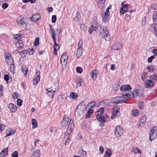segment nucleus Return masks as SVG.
I'll use <instances>...</instances> for the list:
<instances>
[{"label":"nucleus","instance_id":"nucleus-1","mask_svg":"<svg viewBox=\"0 0 157 157\" xmlns=\"http://www.w3.org/2000/svg\"><path fill=\"white\" fill-rule=\"evenodd\" d=\"M99 31L100 32L99 35L101 37L107 41L110 40V36L106 28L102 27L100 28Z\"/></svg>","mask_w":157,"mask_h":157},{"label":"nucleus","instance_id":"nucleus-2","mask_svg":"<svg viewBox=\"0 0 157 157\" xmlns=\"http://www.w3.org/2000/svg\"><path fill=\"white\" fill-rule=\"evenodd\" d=\"M121 90L122 91L121 94L123 96L127 97L128 94L130 93L132 89L131 86L129 85H123L121 87Z\"/></svg>","mask_w":157,"mask_h":157},{"label":"nucleus","instance_id":"nucleus-3","mask_svg":"<svg viewBox=\"0 0 157 157\" xmlns=\"http://www.w3.org/2000/svg\"><path fill=\"white\" fill-rule=\"evenodd\" d=\"M124 96L122 95L114 98L112 99V102L115 104H118L124 102V101L127 100V98Z\"/></svg>","mask_w":157,"mask_h":157},{"label":"nucleus","instance_id":"nucleus-4","mask_svg":"<svg viewBox=\"0 0 157 157\" xmlns=\"http://www.w3.org/2000/svg\"><path fill=\"white\" fill-rule=\"evenodd\" d=\"M68 58V56L66 53H64L61 56L60 58V61L63 69L65 68L66 66L67 59Z\"/></svg>","mask_w":157,"mask_h":157},{"label":"nucleus","instance_id":"nucleus-5","mask_svg":"<svg viewBox=\"0 0 157 157\" xmlns=\"http://www.w3.org/2000/svg\"><path fill=\"white\" fill-rule=\"evenodd\" d=\"M157 135V127L154 126L153 127L149 133V140L151 141L154 139L156 137Z\"/></svg>","mask_w":157,"mask_h":157},{"label":"nucleus","instance_id":"nucleus-6","mask_svg":"<svg viewBox=\"0 0 157 157\" xmlns=\"http://www.w3.org/2000/svg\"><path fill=\"white\" fill-rule=\"evenodd\" d=\"M69 121L68 115H65L64 116L63 119L61 122L62 127L64 129L68 125Z\"/></svg>","mask_w":157,"mask_h":157},{"label":"nucleus","instance_id":"nucleus-7","mask_svg":"<svg viewBox=\"0 0 157 157\" xmlns=\"http://www.w3.org/2000/svg\"><path fill=\"white\" fill-rule=\"evenodd\" d=\"M123 132V130L122 128L120 125H117L116 128L115 134L116 136L119 137L122 135Z\"/></svg>","mask_w":157,"mask_h":157},{"label":"nucleus","instance_id":"nucleus-8","mask_svg":"<svg viewBox=\"0 0 157 157\" xmlns=\"http://www.w3.org/2000/svg\"><path fill=\"white\" fill-rule=\"evenodd\" d=\"M6 57V62L7 64L10 65L13 63V61L11 55L9 53H6L5 54Z\"/></svg>","mask_w":157,"mask_h":157},{"label":"nucleus","instance_id":"nucleus-9","mask_svg":"<svg viewBox=\"0 0 157 157\" xmlns=\"http://www.w3.org/2000/svg\"><path fill=\"white\" fill-rule=\"evenodd\" d=\"M128 6L126 4H124L123 2H122L121 5V7L120 9V14L121 15H123L124 13H126L128 11Z\"/></svg>","mask_w":157,"mask_h":157},{"label":"nucleus","instance_id":"nucleus-10","mask_svg":"<svg viewBox=\"0 0 157 157\" xmlns=\"http://www.w3.org/2000/svg\"><path fill=\"white\" fill-rule=\"evenodd\" d=\"M145 86L147 88H151L154 85L153 82L150 79H147L144 83Z\"/></svg>","mask_w":157,"mask_h":157},{"label":"nucleus","instance_id":"nucleus-11","mask_svg":"<svg viewBox=\"0 0 157 157\" xmlns=\"http://www.w3.org/2000/svg\"><path fill=\"white\" fill-rule=\"evenodd\" d=\"M40 80V72H37L36 73L35 77L33 78V82L34 85H36L38 83Z\"/></svg>","mask_w":157,"mask_h":157},{"label":"nucleus","instance_id":"nucleus-12","mask_svg":"<svg viewBox=\"0 0 157 157\" xmlns=\"http://www.w3.org/2000/svg\"><path fill=\"white\" fill-rule=\"evenodd\" d=\"M46 94L49 98H52L53 97V95L55 93V91L53 90L51 88H48L46 89Z\"/></svg>","mask_w":157,"mask_h":157},{"label":"nucleus","instance_id":"nucleus-13","mask_svg":"<svg viewBox=\"0 0 157 157\" xmlns=\"http://www.w3.org/2000/svg\"><path fill=\"white\" fill-rule=\"evenodd\" d=\"M84 109H81L77 108L75 111V116L77 117H79L82 115Z\"/></svg>","mask_w":157,"mask_h":157},{"label":"nucleus","instance_id":"nucleus-14","mask_svg":"<svg viewBox=\"0 0 157 157\" xmlns=\"http://www.w3.org/2000/svg\"><path fill=\"white\" fill-rule=\"evenodd\" d=\"M122 45L120 43L117 42L113 45L111 47V48L114 50H118L121 48Z\"/></svg>","mask_w":157,"mask_h":157},{"label":"nucleus","instance_id":"nucleus-15","mask_svg":"<svg viewBox=\"0 0 157 157\" xmlns=\"http://www.w3.org/2000/svg\"><path fill=\"white\" fill-rule=\"evenodd\" d=\"M16 21L17 23L18 24L19 26H20L24 28L26 27V24L23 18L22 19H17Z\"/></svg>","mask_w":157,"mask_h":157},{"label":"nucleus","instance_id":"nucleus-16","mask_svg":"<svg viewBox=\"0 0 157 157\" xmlns=\"http://www.w3.org/2000/svg\"><path fill=\"white\" fill-rule=\"evenodd\" d=\"M99 72L97 70L95 69L92 71L91 73V75L94 80L96 79L97 75L98 74Z\"/></svg>","mask_w":157,"mask_h":157},{"label":"nucleus","instance_id":"nucleus-17","mask_svg":"<svg viewBox=\"0 0 157 157\" xmlns=\"http://www.w3.org/2000/svg\"><path fill=\"white\" fill-rule=\"evenodd\" d=\"M96 117L98 121L101 122H105L106 118L104 116L100 115L98 114H96Z\"/></svg>","mask_w":157,"mask_h":157},{"label":"nucleus","instance_id":"nucleus-18","mask_svg":"<svg viewBox=\"0 0 157 157\" xmlns=\"http://www.w3.org/2000/svg\"><path fill=\"white\" fill-rule=\"evenodd\" d=\"M127 98H133L134 97H136L138 96L137 94V90L134 91L132 92H130L129 94H128Z\"/></svg>","mask_w":157,"mask_h":157},{"label":"nucleus","instance_id":"nucleus-19","mask_svg":"<svg viewBox=\"0 0 157 157\" xmlns=\"http://www.w3.org/2000/svg\"><path fill=\"white\" fill-rule=\"evenodd\" d=\"M148 73L144 71L141 75V79L143 81H145L148 78Z\"/></svg>","mask_w":157,"mask_h":157},{"label":"nucleus","instance_id":"nucleus-20","mask_svg":"<svg viewBox=\"0 0 157 157\" xmlns=\"http://www.w3.org/2000/svg\"><path fill=\"white\" fill-rule=\"evenodd\" d=\"M15 132L16 130L13 129H11L10 128L6 131V135L5 137H6L8 136L13 135Z\"/></svg>","mask_w":157,"mask_h":157},{"label":"nucleus","instance_id":"nucleus-21","mask_svg":"<svg viewBox=\"0 0 157 157\" xmlns=\"http://www.w3.org/2000/svg\"><path fill=\"white\" fill-rule=\"evenodd\" d=\"M9 108L11 112H15L17 109V107L14 106L12 103H10L9 105Z\"/></svg>","mask_w":157,"mask_h":157},{"label":"nucleus","instance_id":"nucleus-22","mask_svg":"<svg viewBox=\"0 0 157 157\" xmlns=\"http://www.w3.org/2000/svg\"><path fill=\"white\" fill-rule=\"evenodd\" d=\"M16 47L18 48H21L24 47V44L22 40H19L16 43Z\"/></svg>","mask_w":157,"mask_h":157},{"label":"nucleus","instance_id":"nucleus-23","mask_svg":"<svg viewBox=\"0 0 157 157\" xmlns=\"http://www.w3.org/2000/svg\"><path fill=\"white\" fill-rule=\"evenodd\" d=\"M77 87H78L80 86H84L85 85L84 80L82 79H80L76 82Z\"/></svg>","mask_w":157,"mask_h":157},{"label":"nucleus","instance_id":"nucleus-24","mask_svg":"<svg viewBox=\"0 0 157 157\" xmlns=\"http://www.w3.org/2000/svg\"><path fill=\"white\" fill-rule=\"evenodd\" d=\"M40 18L39 14H36L33 15L31 18V20L33 21H36L39 20Z\"/></svg>","mask_w":157,"mask_h":157},{"label":"nucleus","instance_id":"nucleus-25","mask_svg":"<svg viewBox=\"0 0 157 157\" xmlns=\"http://www.w3.org/2000/svg\"><path fill=\"white\" fill-rule=\"evenodd\" d=\"M106 0H97L98 7L100 8H102L104 6V4Z\"/></svg>","mask_w":157,"mask_h":157},{"label":"nucleus","instance_id":"nucleus-26","mask_svg":"<svg viewBox=\"0 0 157 157\" xmlns=\"http://www.w3.org/2000/svg\"><path fill=\"white\" fill-rule=\"evenodd\" d=\"M74 124L73 121L72 120H70L67 129L69 130L70 129V130H71V131H72V129L74 128Z\"/></svg>","mask_w":157,"mask_h":157},{"label":"nucleus","instance_id":"nucleus-27","mask_svg":"<svg viewBox=\"0 0 157 157\" xmlns=\"http://www.w3.org/2000/svg\"><path fill=\"white\" fill-rule=\"evenodd\" d=\"M97 29L98 30V27H97L96 25L94 26V25H92L91 26V27L88 30L89 33L90 34L92 33L94 31H96Z\"/></svg>","mask_w":157,"mask_h":157},{"label":"nucleus","instance_id":"nucleus-28","mask_svg":"<svg viewBox=\"0 0 157 157\" xmlns=\"http://www.w3.org/2000/svg\"><path fill=\"white\" fill-rule=\"evenodd\" d=\"M8 153V148H5L1 152L0 154V157H3L5 155H7Z\"/></svg>","mask_w":157,"mask_h":157},{"label":"nucleus","instance_id":"nucleus-29","mask_svg":"<svg viewBox=\"0 0 157 157\" xmlns=\"http://www.w3.org/2000/svg\"><path fill=\"white\" fill-rule=\"evenodd\" d=\"M151 26L153 28V33L157 37V25L155 24H153Z\"/></svg>","mask_w":157,"mask_h":157},{"label":"nucleus","instance_id":"nucleus-30","mask_svg":"<svg viewBox=\"0 0 157 157\" xmlns=\"http://www.w3.org/2000/svg\"><path fill=\"white\" fill-rule=\"evenodd\" d=\"M83 48H78L77 51V56L78 58H79L82 54Z\"/></svg>","mask_w":157,"mask_h":157},{"label":"nucleus","instance_id":"nucleus-31","mask_svg":"<svg viewBox=\"0 0 157 157\" xmlns=\"http://www.w3.org/2000/svg\"><path fill=\"white\" fill-rule=\"evenodd\" d=\"M109 16V14H107L105 13L104 14H103L101 15V17L102 19V20L103 22L105 23L107 21V19L108 18Z\"/></svg>","mask_w":157,"mask_h":157},{"label":"nucleus","instance_id":"nucleus-32","mask_svg":"<svg viewBox=\"0 0 157 157\" xmlns=\"http://www.w3.org/2000/svg\"><path fill=\"white\" fill-rule=\"evenodd\" d=\"M40 151L38 150H36L33 152V154L31 156V157H40Z\"/></svg>","mask_w":157,"mask_h":157},{"label":"nucleus","instance_id":"nucleus-33","mask_svg":"<svg viewBox=\"0 0 157 157\" xmlns=\"http://www.w3.org/2000/svg\"><path fill=\"white\" fill-rule=\"evenodd\" d=\"M131 151L135 154L141 153V150L136 147H133Z\"/></svg>","mask_w":157,"mask_h":157},{"label":"nucleus","instance_id":"nucleus-34","mask_svg":"<svg viewBox=\"0 0 157 157\" xmlns=\"http://www.w3.org/2000/svg\"><path fill=\"white\" fill-rule=\"evenodd\" d=\"M77 108L79 109H85L86 108L85 102L82 101L80 102L78 104Z\"/></svg>","mask_w":157,"mask_h":157},{"label":"nucleus","instance_id":"nucleus-35","mask_svg":"<svg viewBox=\"0 0 157 157\" xmlns=\"http://www.w3.org/2000/svg\"><path fill=\"white\" fill-rule=\"evenodd\" d=\"M32 124L33 125V128L34 129L37 127L38 125L36 120L35 119L32 120Z\"/></svg>","mask_w":157,"mask_h":157},{"label":"nucleus","instance_id":"nucleus-36","mask_svg":"<svg viewBox=\"0 0 157 157\" xmlns=\"http://www.w3.org/2000/svg\"><path fill=\"white\" fill-rule=\"evenodd\" d=\"M80 13L78 12H77L74 19L75 21H77L80 19Z\"/></svg>","mask_w":157,"mask_h":157},{"label":"nucleus","instance_id":"nucleus-37","mask_svg":"<svg viewBox=\"0 0 157 157\" xmlns=\"http://www.w3.org/2000/svg\"><path fill=\"white\" fill-rule=\"evenodd\" d=\"M81 29L84 32H86L87 30V28L85 25L84 24H81L80 26Z\"/></svg>","mask_w":157,"mask_h":157},{"label":"nucleus","instance_id":"nucleus-38","mask_svg":"<svg viewBox=\"0 0 157 157\" xmlns=\"http://www.w3.org/2000/svg\"><path fill=\"white\" fill-rule=\"evenodd\" d=\"M93 112V109L89 110L87 112L86 114V118H89L90 116L91 115V114Z\"/></svg>","mask_w":157,"mask_h":157},{"label":"nucleus","instance_id":"nucleus-39","mask_svg":"<svg viewBox=\"0 0 157 157\" xmlns=\"http://www.w3.org/2000/svg\"><path fill=\"white\" fill-rule=\"evenodd\" d=\"M112 154V152L110 149H108L106 151L105 156V157H110Z\"/></svg>","mask_w":157,"mask_h":157},{"label":"nucleus","instance_id":"nucleus-40","mask_svg":"<svg viewBox=\"0 0 157 157\" xmlns=\"http://www.w3.org/2000/svg\"><path fill=\"white\" fill-rule=\"evenodd\" d=\"M132 113L133 116H137L139 115V112L138 110L135 109L132 111Z\"/></svg>","mask_w":157,"mask_h":157},{"label":"nucleus","instance_id":"nucleus-41","mask_svg":"<svg viewBox=\"0 0 157 157\" xmlns=\"http://www.w3.org/2000/svg\"><path fill=\"white\" fill-rule=\"evenodd\" d=\"M50 33L51 35L52 38L54 42H55L56 39H55V36H56V34L55 33L54 30H52V31L50 30Z\"/></svg>","mask_w":157,"mask_h":157},{"label":"nucleus","instance_id":"nucleus-42","mask_svg":"<svg viewBox=\"0 0 157 157\" xmlns=\"http://www.w3.org/2000/svg\"><path fill=\"white\" fill-rule=\"evenodd\" d=\"M55 44L53 46V48L54 49V50L56 51H58V50L60 48V45L58 44H57L56 42V41H55Z\"/></svg>","mask_w":157,"mask_h":157},{"label":"nucleus","instance_id":"nucleus-43","mask_svg":"<svg viewBox=\"0 0 157 157\" xmlns=\"http://www.w3.org/2000/svg\"><path fill=\"white\" fill-rule=\"evenodd\" d=\"M20 55L21 56V57H23L24 58V57H25V56L27 54V50H25L20 52Z\"/></svg>","mask_w":157,"mask_h":157},{"label":"nucleus","instance_id":"nucleus-44","mask_svg":"<svg viewBox=\"0 0 157 157\" xmlns=\"http://www.w3.org/2000/svg\"><path fill=\"white\" fill-rule=\"evenodd\" d=\"M119 112V111L117 109L116 107H114L112 109V114L113 115H117Z\"/></svg>","mask_w":157,"mask_h":157},{"label":"nucleus","instance_id":"nucleus-45","mask_svg":"<svg viewBox=\"0 0 157 157\" xmlns=\"http://www.w3.org/2000/svg\"><path fill=\"white\" fill-rule=\"evenodd\" d=\"M21 71H22L24 73V75L25 76H27V72L28 71L27 68L26 67H22Z\"/></svg>","mask_w":157,"mask_h":157},{"label":"nucleus","instance_id":"nucleus-46","mask_svg":"<svg viewBox=\"0 0 157 157\" xmlns=\"http://www.w3.org/2000/svg\"><path fill=\"white\" fill-rule=\"evenodd\" d=\"M146 119L147 117L145 115H144L141 118L140 122L142 123H144L145 122Z\"/></svg>","mask_w":157,"mask_h":157},{"label":"nucleus","instance_id":"nucleus-47","mask_svg":"<svg viewBox=\"0 0 157 157\" xmlns=\"http://www.w3.org/2000/svg\"><path fill=\"white\" fill-rule=\"evenodd\" d=\"M147 69L149 72L153 71L155 70V67L152 65H150L147 67Z\"/></svg>","mask_w":157,"mask_h":157},{"label":"nucleus","instance_id":"nucleus-48","mask_svg":"<svg viewBox=\"0 0 157 157\" xmlns=\"http://www.w3.org/2000/svg\"><path fill=\"white\" fill-rule=\"evenodd\" d=\"M104 112V109L103 108H100L97 111V114L101 115Z\"/></svg>","mask_w":157,"mask_h":157},{"label":"nucleus","instance_id":"nucleus-49","mask_svg":"<svg viewBox=\"0 0 157 157\" xmlns=\"http://www.w3.org/2000/svg\"><path fill=\"white\" fill-rule=\"evenodd\" d=\"M83 45V41L82 40L80 39L79 41L78 44V48H82V46Z\"/></svg>","mask_w":157,"mask_h":157},{"label":"nucleus","instance_id":"nucleus-50","mask_svg":"<svg viewBox=\"0 0 157 157\" xmlns=\"http://www.w3.org/2000/svg\"><path fill=\"white\" fill-rule=\"evenodd\" d=\"M70 96L73 99H75L78 97V95L76 93L73 92L71 94Z\"/></svg>","mask_w":157,"mask_h":157},{"label":"nucleus","instance_id":"nucleus-51","mask_svg":"<svg viewBox=\"0 0 157 157\" xmlns=\"http://www.w3.org/2000/svg\"><path fill=\"white\" fill-rule=\"evenodd\" d=\"M13 37L14 39L17 40L20 39L21 38V35L18 34L14 35L13 36Z\"/></svg>","mask_w":157,"mask_h":157},{"label":"nucleus","instance_id":"nucleus-52","mask_svg":"<svg viewBox=\"0 0 157 157\" xmlns=\"http://www.w3.org/2000/svg\"><path fill=\"white\" fill-rule=\"evenodd\" d=\"M150 79L151 81L154 80L155 81L157 79V75L156 74H154L151 75L150 77Z\"/></svg>","mask_w":157,"mask_h":157},{"label":"nucleus","instance_id":"nucleus-53","mask_svg":"<svg viewBox=\"0 0 157 157\" xmlns=\"http://www.w3.org/2000/svg\"><path fill=\"white\" fill-rule=\"evenodd\" d=\"M39 39L38 37H36L34 42V45L35 46H37L39 44Z\"/></svg>","mask_w":157,"mask_h":157},{"label":"nucleus","instance_id":"nucleus-54","mask_svg":"<svg viewBox=\"0 0 157 157\" xmlns=\"http://www.w3.org/2000/svg\"><path fill=\"white\" fill-rule=\"evenodd\" d=\"M95 105V102L94 101H91L90 102H89L87 106L90 107V108H93L94 106Z\"/></svg>","mask_w":157,"mask_h":157},{"label":"nucleus","instance_id":"nucleus-55","mask_svg":"<svg viewBox=\"0 0 157 157\" xmlns=\"http://www.w3.org/2000/svg\"><path fill=\"white\" fill-rule=\"evenodd\" d=\"M72 132V131H71V130L67 129L66 132L65 133V136L64 137V138H66L67 136V137L68 136V135L70 134Z\"/></svg>","mask_w":157,"mask_h":157},{"label":"nucleus","instance_id":"nucleus-56","mask_svg":"<svg viewBox=\"0 0 157 157\" xmlns=\"http://www.w3.org/2000/svg\"><path fill=\"white\" fill-rule=\"evenodd\" d=\"M72 132V131H71V130L67 129L66 132L65 133V136L64 137V138H66L67 136V137L68 136V135L70 134Z\"/></svg>","mask_w":157,"mask_h":157},{"label":"nucleus","instance_id":"nucleus-57","mask_svg":"<svg viewBox=\"0 0 157 157\" xmlns=\"http://www.w3.org/2000/svg\"><path fill=\"white\" fill-rule=\"evenodd\" d=\"M17 105L20 106L22 104V101L20 99H17Z\"/></svg>","mask_w":157,"mask_h":157},{"label":"nucleus","instance_id":"nucleus-58","mask_svg":"<svg viewBox=\"0 0 157 157\" xmlns=\"http://www.w3.org/2000/svg\"><path fill=\"white\" fill-rule=\"evenodd\" d=\"M152 19L153 21L155 22L157 21V15L156 13H154L152 16Z\"/></svg>","mask_w":157,"mask_h":157},{"label":"nucleus","instance_id":"nucleus-59","mask_svg":"<svg viewBox=\"0 0 157 157\" xmlns=\"http://www.w3.org/2000/svg\"><path fill=\"white\" fill-rule=\"evenodd\" d=\"M76 71L78 73H81L82 71V69L80 67H77L76 68Z\"/></svg>","mask_w":157,"mask_h":157},{"label":"nucleus","instance_id":"nucleus-60","mask_svg":"<svg viewBox=\"0 0 157 157\" xmlns=\"http://www.w3.org/2000/svg\"><path fill=\"white\" fill-rule=\"evenodd\" d=\"M56 130V128L55 127L52 126L50 128V131L52 132H55Z\"/></svg>","mask_w":157,"mask_h":157},{"label":"nucleus","instance_id":"nucleus-61","mask_svg":"<svg viewBox=\"0 0 157 157\" xmlns=\"http://www.w3.org/2000/svg\"><path fill=\"white\" fill-rule=\"evenodd\" d=\"M12 97L13 99H17L18 98V94L17 92H14L12 95Z\"/></svg>","mask_w":157,"mask_h":157},{"label":"nucleus","instance_id":"nucleus-62","mask_svg":"<svg viewBox=\"0 0 157 157\" xmlns=\"http://www.w3.org/2000/svg\"><path fill=\"white\" fill-rule=\"evenodd\" d=\"M56 19V17L55 15H53L52 16V22L53 23H55Z\"/></svg>","mask_w":157,"mask_h":157},{"label":"nucleus","instance_id":"nucleus-63","mask_svg":"<svg viewBox=\"0 0 157 157\" xmlns=\"http://www.w3.org/2000/svg\"><path fill=\"white\" fill-rule=\"evenodd\" d=\"M144 103L142 102H140L138 103V107L140 109H142L144 107Z\"/></svg>","mask_w":157,"mask_h":157},{"label":"nucleus","instance_id":"nucleus-64","mask_svg":"<svg viewBox=\"0 0 157 157\" xmlns=\"http://www.w3.org/2000/svg\"><path fill=\"white\" fill-rule=\"evenodd\" d=\"M13 157H18V152L17 151H15L12 153L11 155Z\"/></svg>","mask_w":157,"mask_h":157}]
</instances>
